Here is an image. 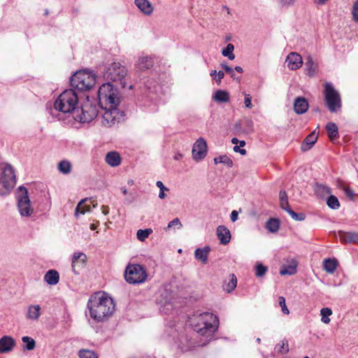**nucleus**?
I'll list each match as a JSON object with an SVG mask.
<instances>
[{
  "label": "nucleus",
  "mask_w": 358,
  "mask_h": 358,
  "mask_svg": "<svg viewBox=\"0 0 358 358\" xmlns=\"http://www.w3.org/2000/svg\"><path fill=\"white\" fill-rule=\"evenodd\" d=\"M266 228L271 233L277 232L280 228V222L276 218H270L266 224Z\"/></svg>",
  "instance_id": "f704fd0d"
},
{
  "label": "nucleus",
  "mask_w": 358,
  "mask_h": 358,
  "mask_svg": "<svg viewBox=\"0 0 358 358\" xmlns=\"http://www.w3.org/2000/svg\"><path fill=\"white\" fill-rule=\"evenodd\" d=\"M238 213L236 210H233L231 213V220L236 222L238 220Z\"/></svg>",
  "instance_id": "0e129e2a"
},
{
  "label": "nucleus",
  "mask_w": 358,
  "mask_h": 358,
  "mask_svg": "<svg viewBox=\"0 0 358 358\" xmlns=\"http://www.w3.org/2000/svg\"><path fill=\"white\" fill-rule=\"evenodd\" d=\"M18 190L17 208L19 213L22 217H29L34 213V209L30 204L27 189L23 186H20Z\"/></svg>",
  "instance_id": "9b49d317"
},
{
  "label": "nucleus",
  "mask_w": 358,
  "mask_h": 358,
  "mask_svg": "<svg viewBox=\"0 0 358 358\" xmlns=\"http://www.w3.org/2000/svg\"><path fill=\"white\" fill-rule=\"evenodd\" d=\"M115 307L112 298L100 293L91 296L87 302L90 317L96 322L107 320L113 314Z\"/></svg>",
  "instance_id": "f257e3e1"
},
{
  "label": "nucleus",
  "mask_w": 358,
  "mask_h": 358,
  "mask_svg": "<svg viewBox=\"0 0 358 358\" xmlns=\"http://www.w3.org/2000/svg\"><path fill=\"white\" fill-rule=\"evenodd\" d=\"M148 273L145 268L141 264H129L124 271V279L129 284L137 285L145 282Z\"/></svg>",
  "instance_id": "1a4fd4ad"
},
{
  "label": "nucleus",
  "mask_w": 358,
  "mask_h": 358,
  "mask_svg": "<svg viewBox=\"0 0 358 358\" xmlns=\"http://www.w3.org/2000/svg\"><path fill=\"white\" fill-rule=\"evenodd\" d=\"M320 315L322 316V322L324 324H329L330 322L329 317L332 315V310L329 308H323L320 310Z\"/></svg>",
  "instance_id": "37998d69"
},
{
  "label": "nucleus",
  "mask_w": 358,
  "mask_h": 358,
  "mask_svg": "<svg viewBox=\"0 0 358 358\" xmlns=\"http://www.w3.org/2000/svg\"><path fill=\"white\" fill-rule=\"evenodd\" d=\"M70 83L77 90L88 91L95 85L96 77L86 71H79L71 77Z\"/></svg>",
  "instance_id": "39448f33"
},
{
  "label": "nucleus",
  "mask_w": 358,
  "mask_h": 358,
  "mask_svg": "<svg viewBox=\"0 0 358 358\" xmlns=\"http://www.w3.org/2000/svg\"><path fill=\"white\" fill-rule=\"evenodd\" d=\"M98 115V110L95 106L90 103L81 106L78 112H76L73 118L80 122H90L92 121Z\"/></svg>",
  "instance_id": "f8f14e48"
},
{
  "label": "nucleus",
  "mask_w": 358,
  "mask_h": 358,
  "mask_svg": "<svg viewBox=\"0 0 358 358\" xmlns=\"http://www.w3.org/2000/svg\"><path fill=\"white\" fill-rule=\"evenodd\" d=\"M315 192L317 196L323 198L330 194L331 191V188L326 185L317 184L315 187Z\"/></svg>",
  "instance_id": "2f4dec72"
},
{
  "label": "nucleus",
  "mask_w": 358,
  "mask_h": 358,
  "mask_svg": "<svg viewBox=\"0 0 358 358\" xmlns=\"http://www.w3.org/2000/svg\"><path fill=\"white\" fill-rule=\"evenodd\" d=\"M134 4L145 15L153 13L154 7L148 0H134Z\"/></svg>",
  "instance_id": "a211bd4d"
},
{
  "label": "nucleus",
  "mask_w": 358,
  "mask_h": 358,
  "mask_svg": "<svg viewBox=\"0 0 358 358\" xmlns=\"http://www.w3.org/2000/svg\"><path fill=\"white\" fill-rule=\"evenodd\" d=\"M309 108L307 99L303 96H298L294 101V110L298 115L305 113Z\"/></svg>",
  "instance_id": "f3484780"
},
{
  "label": "nucleus",
  "mask_w": 358,
  "mask_h": 358,
  "mask_svg": "<svg viewBox=\"0 0 358 358\" xmlns=\"http://www.w3.org/2000/svg\"><path fill=\"white\" fill-rule=\"evenodd\" d=\"M15 183L16 178L13 167L9 164L4 168L0 166V195L8 194Z\"/></svg>",
  "instance_id": "6e6552de"
},
{
  "label": "nucleus",
  "mask_w": 358,
  "mask_h": 358,
  "mask_svg": "<svg viewBox=\"0 0 358 358\" xmlns=\"http://www.w3.org/2000/svg\"><path fill=\"white\" fill-rule=\"evenodd\" d=\"M352 18L355 22L358 21V0L356 1L352 9Z\"/></svg>",
  "instance_id": "5fc2aeb1"
},
{
  "label": "nucleus",
  "mask_w": 358,
  "mask_h": 358,
  "mask_svg": "<svg viewBox=\"0 0 358 358\" xmlns=\"http://www.w3.org/2000/svg\"><path fill=\"white\" fill-rule=\"evenodd\" d=\"M182 224H181L180 220L178 217H176V218H174L171 222H169L166 229H171L172 227H176L177 229H180V228H182Z\"/></svg>",
  "instance_id": "3c124183"
},
{
  "label": "nucleus",
  "mask_w": 358,
  "mask_h": 358,
  "mask_svg": "<svg viewBox=\"0 0 358 358\" xmlns=\"http://www.w3.org/2000/svg\"><path fill=\"white\" fill-rule=\"evenodd\" d=\"M255 275L258 278L263 277L268 271V268L262 264H257L255 267Z\"/></svg>",
  "instance_id": "8fccbe9b"
},
{
  "label": "nucleus",
  "mask_w": 358,
  "mask_h": 358,
  "mask_svg": "<svg viewBox=\"0 0 358 358\" xmlns=\"http://www.w3.org/2000/svg\"><path fill=\"white\" fill-rule=\"evenodd\" d=\"M156 185H157V187H159V188L160 191H161V190H166V191H169V189H168L167 187H166L164 185L163 182H162V181H160V180H159V181H157V182H156Z\"/></svg>",
  "instance_id": "e2e57ef3"
},
{
  "label": "nucleus",
  "mask_w": 358,
  "mask_h": 358,
  "mask_svg": "<svg viewBox=\"0 0 358 358\" xmlns=\"http://www.w3.org/2000/svg\"><path fill=\"white\" fill-rule=\"evenodd\" d=\"M87 199H83L81 200L76 208V211H75V215L76 217L78 216L79 214L80 215H83L85 214V212H87V211H90V208L89 206H83V203L87 200Z\"/></svg>",
  "instance_id": "79ce46f5"
},
{
  "label": "nucleus",
  "mask_w": 358,
  "mask_h": 358,
  "mask_svg": "<svg viewBox=\"0 0 358 358\" xmlns=\"http://www.w3.org/2000/svg\"><path fill=\"white\" fill-rule=\"evenodd\" d=\"M78 95L73 89L66 90L57 98L54 103L55 112L62 113H73L78 112Z\"/></svg>",
  "instance_id": "7ed1b4c3"
},
{
  "label": "nucleus",
  "mask_w": 358,
  "mask_h": 358,
  "mask_svg": "<svg viewBox=\"0 0 358 358\" xmlns=\"http://www.w3.org/2000/svg\"><path fill=\"white\" fill-rule=\"evenodd\" d=\"M57 169L59 173L64 175H68L72 171V164L69 161L63 159L58 163Z\"/></svg>",
  "instance_id": "cd10ccee"
},
{
  "label": "nucleus",
  "mask_w": 358,
  "mask_h": 358,
  "mask_svg": "<svg viewBox=\"0 0 358 358\" xmlns=\"http://www.w3.org/2000/svg\"><path fill=\"white\" fill-rule=\"evenodd\" d=\"M161 297L164 298V301H163V299L160 300L161 303H164L165 306L170 305L171 306H171L172 296H171V292H169L167 289H164L163 291V292L161 294Z\"/></svg>",
  "instance_id": "09e8293b"
},
{
  "label": "nucleus",
  "mask_w": 358,
  "mask_h": 358,
  "mask_svg": "<svg viewBox=\"0 0 358 358\" xmlns=\"http://www.w3.org/2000/svg\"><path fill=\"white\" fill-rule=\"evenodd\" d=\"M324 102L331 113H337L342 106L341 98L338 92L331 83H326L324 90Z\"/></svg>",
  "instance_id": "0eeeda50"
},
{
  "label": "nucleus",
  "mask_w": 358,
  "mask_h": 358,
  "mask_svg": "<svg viewBox=\"0 0 358 358\" xmlns=\"http://www.w3.org/2000/svg\"><path fill=\"white\" fill-rule=\"evenodd\" d=\"M328 136L331 141L338 137V127L334 122H328L326 125Z\"/></svg>",
  "instance_id": "c85d7f7f"
},
{
  "label": "nucleus",
  "mask_w": 358,
  "mask_h": 358,
  "mask_svg": "<svg viewBox=\"0 0 358 358\" xmlns=\"http://www.w3.org/2000/svg\"><path fill=\"white\" fill-rule=\"evenodd\" d=\"M99 71L103 73V76L106 80L118 83L122 88L127 87L126 80L128 71L120 62H114L103 68L100 67Z\"/></svg>",
  "instance_id": "20e7f679"
},
{
  "label": "nucleus",
  "mask_w": 358,
  "mask_h": 358,
  "mask_svg": "<svg viewBox=\"0 0 358 358\" xmlns=\"http://www.w3.org/2000/svg\"><path fill=\"white\" fill-rule=\"evenodd\" d=\"M327 206L334 210H336L340 207V202L337 197L334 195H330L327 201Z\"/></svg>",
  "instance_id": "a19ab883"
},
{
  "label": "nucleus",
  "mask_w": 358,
  "mask_h": 358,
  "mask_svg": "<svg viewBox=\"0 0 358 358\" xmlns=\"http://www.w3.org/2000/svg\"><path fill=\"white\" fill-rule=\"evenodd\" d=\"M294 2V0H280V3L282 6L288 7L292 5Z\"/></svg>",
  "instance_id": "bf43d9fd"
},
{
  "label": "nucleus",
  "mask_w": 358,
  "mask_h": 358,
  "mask_svg": "<svg viewBox=\"0 0 358 358\" xmlns=\"http://www.w3.org/2000/svg\"><path fill=\"white\" fill-rule=\"evenodd\" d=\"M152 232L151 229H138L137 231V238L141 241H144Z\"/></svg>",
  "instance_id": "de8ad7c7"
},
{
  "label": "nucleus",
  "mask_w": 358,
  "mask_h": 358,
  "mask_svg": "<svg viewBox=\"0 0 358 358\" xmlns=\"http://www.w3.org/2000/svg\"><path fill=\"white\" fill-rule=\"evenodd\" d=\"M221 67L225 70L226 72L229 73L233 79L240 80V78L236 77L234 69L227 64H221Z\"/></svg>",
  "instance_id": "603ef678"
},
{
  "label": "nucleus",
  "mask_w": 358,
  "mask_h": 358,
  "mask_svg": "<svg viewBox=\"0 0 358 358\" xmlns=\"http://www.w3.org/2000/svg\"><path fill=\"white\" fill-rule=\"evenodd\" d=\"M98 97L101 106L105 104L114 106L120 103L117 89L110 83H103L99 87Z\"/></svg>",
  "instance_id": "423d86ee"
},
{
  "label": "nucleus",
  "mask_w": 358,
  "mask_h": 358,
  "mask_svg": "<svg viewBox=\"0 0 358 358\" xmlns=\"http://www.w3.org/2000/svg\"><path fill=\"white\" fill-rule=\"evenodd\" d=\"M234 69L238 72V73H243V69L241 66H235Z\"/></svg>",
  "instance_id": "774afa93"
},
{
  "label": "nucleus",
  "mask_w": 358,
  "mask_h": 358,
  "mask_svg": "<svg viewBox=\"0 0 358 358\" xmlns=\"http://www.w3.org/2000/svg\"><path fill=\"white\" fill-rule=\"evenodd\" d=\"M15 345V340L8 336H4L0 339V352L6 353L13 350Z\"/></svg>",
  "instance_id": "aec40b11"
},
{
  "label": "nucleus",
  "mask_w": 358,
  "mask_h": 358,
  "mask_svg": "<svg viewBox=\"0 0 358 358\" xmlns=\"http://www.w3.org/2000/svg\"><path fill=\"white\" fill-rule=\"evenodd\" d=\"M217 78L215 79V80L216 83L219 85L221 83L222 79L224 78V73L223 71H220L217 72Z\"/></svg>",
  "instance_id": "680f3d73"
},
{
  "label": "nucleus",
  "mask_w": 358,
  "mask_h": 358,
  "mask_svg": "<svg viewBox=\"0 0 358 358\" xmlns=\"http://www.w3.org/2000/svg\"><path fill=\"white\" fill-rule=\"evenodd\" d=\"M280 204L282 209L287 211V209L291 208L289 205L288 197L285 190H280L279 193Z\"/></svg>",
  "instance_id": "e433bc0d"
},
{
  "label": "nucleus",
  "mask_w": 358,
  "mask_h": 358,
  "mask_svg": "<svg viewBox=\"0 0 358 358\" xmlns=\"http://www.w3.org/2000/svg\"><path fill=\"white\" fill-rule=\"evenodd\" d=\"M305 66L306 74L310 77L313 76L317 71V65L310 56L306 58Z\"/></svg>",
  "instance_id": "bb28decb"
},
{
  "label": "nucleus",
  "mask_w": 358,
  "mask_h": 358,
  "mask_svg": "<svg viewBox=\"0 0 358 358\" xmlns=\"http://www.w3.org/2000/svg\"><path fill=\"white\" fill-rule=\"evenodd\" d=\"M214 162L216 164L219 163L226 164L228 167H232L233 166V161L226 155L215 157Z\"/></svg>",
  "instance_id": "4c0bfd02"
},
{
  "label": "nucleus",
  "mask_w": 358,
  "mask_h": 358,
  "mask_svg": "<svg viewBox=\"0 0 358 358\" xmlns=\"http://www.w3.org/2000/svg\"><path fill=\"white\" fill-rule=\"evenodd\" d=\"M285 62L290 70L295 71L302 66L303 60L299 53L292 52L287 56Z\"/></svg>",
  "instance_id": "dca6fc26"
},
{
  "label": "nucleus",
  "mask_w": 358,
  "mask_h": 358,
  "mask_svg": "<svg viewBox=\"0 0 358 358\" xmlns=\"http://www.w3.org/2000/svg\"><path fill=\"white\" fill-rule=\"evenodd\" d=\"M233 149L235 152H239L241 155H246V150L241 149V147H239L238 145H235Z\"/></svg>",
  "instance_id": "052dcab7"
},
{
  "label": "nucleus",
  "mask_w": 358,
  "mask_h": 358,
  "mask_svg": "<svg viewBox=\"0 0 358 358\" xmlns=\"http://www.w3.org/2000/svg\"><path fill=\"white\" fill-rule=\"evenodd\" d=\"M164 191L165 190H161L159 191V198L162 199H164L166 197V194L164 193Z\"/></svg>",
  "instance_id": "338daca9"
},
{
  "label": "nucleus",
  "mask_w": 358,
  "mask_h": 358,
  "mask_svg": "<svg viewBox=\"0 0 358 358\" xmlns=\"http://www.w3.org/2000/svg\"><path fill=\"white\" fill-rule=\"evenodd\" d=\"M109 212V208L108 206H102V213L104 214V215H107Z\"/></svg>",
  "instance_id": "69168bd1"
},
{
  "label": "nucleus",
  "mask_w": 358,
  "mask_h": 358,
  "mask_svg": "<svg viewBox=\"0 0 358 358\" xmlns=\"http://www.w3.org/2000/svg\"><path fill=\"white\" fill-rule=\"evenodd\" d=\"M318 136L316 134L315 131H313L308 136H307L303 140L301 144V150L303 151H307L310 150L314 144L316 143L317 140Z\"/></svg>",
  "instance_id": "4be33fe9"
},
{
  "label": "nucleus",
  "mask_w": 358,
  "mask_h": 358,
  "mask_svg": "<svg viewBox=\"0 0 358 358\" xmlns=\"http://www.w3.org/2000/svg\"><path fill=\"white\" fill-rule=\"evenodd\" d=\"M279 305L281 307L282 311L284 314L288 315L289 313V310L286 306L285 299L284 296H279Z\"/></svg>",
  "instance_id": "864d4df0"
},
{
  "label": "nucleus",
  "mask_w": 358,
  "mask_h": 358,
  "mask_svg": "<svg viewBox=\"0 0 358 358\" xmlns=\"http://www.w3.org/2000/svg\"><path fill=\"white\" fill-rule=\"evenodd\" d=\"M206 345V343L194 342L192 338H189L187 336L181 335L179 338L178 348L182 351H188L196 346H203Z\"/></svg>",
  "instance_id": "2eb2a0df"
},
{
  "label": "nucleus",
  "mask_w": 358,
  "mask_h": 358,
  "mask_svg": "<svg viewBox=\"0 0 358 358\" xmlns=\"http://www.w3.org/2000/svg\"><path fill=\"white\" fill-rule=\"evenodd\" d=\"M344 192H345L346 196L349 199L354 200L355 194L352 189H351L350 188L346 187L344 189Z\"/></svg>",
  "instance_id": "4d7b16f0"
},
{
  "label": "nucleus",
  "mask_w": 358,
  "mask_h": 358,
  "mask_svg": "<svg viewBox=\"0 0 358 358\" xmlns=\"http://www.w3.org/2000/svg\"><path fill=\"white\" fill-rule=\"evenodd\" d=\"M338 266L337 261L334 259H327L324 261V269L329 273H333Z\"/></svg>",
  "instance_id": "72a5a7b5"
},
{
  "label": "nucleus",
  "mask_w": 358,
  "mask_h": 358,
  "mask_svg": "<svg viewBox=\"0 0 358 358\" xmlns=\"http://www.w3.org/2000/svg\"><path fill=\"white\" fill-rule=\"evenodd\" d=\"M213 99L219 103H227L229 101V94L222 90H218L213 95Z\"/></svg>",
  "instance_id": "c756f323"
},
{
  "label": "nucleus",
  "mask_w": 358,
  "mask_h": 358,
  "mask_svg": "<svg viewBox=\"0 0 358 358\" xmlns=\"http://www.w3.org/2000/svg\"><path fill=\"white\" fill-rule=\"evenodd\" d=\"M216 234L220 243L226 245L229 243L231 240V233L225 226H218L217 227Z\"/></svg>",
  "instance_id": "6ab92c4d"
},
{
  "label": "nucleus",
  "mask_w": 358,
  "mask_h": 358,
  "mask_svg": "<svg viewBox=\"0 0 358 358\" xmlns=\"http://www.w3.org/2000/svg\"><path fill=\"white\" fill-rule=\"evenodd\" d=\"M236 285L237 278L234 274H231L229 281L224 285V289L230 293L236 287Z\"/></svg>",
  "instance_id": "c9c22d12"
},
{
  "label": "nucleus",
  "mask_w": 358,
  "mask_h": 358,
  "mask_svg": "<svg viewBox=\"0 0 358 358\" xmlns=\"http://www.w3.org/2000/svg\"><path fill=\"white\" fill-rule=\"evenodd\" d=\"M234 50V45L231 43H229L227 45L226 48L222 50V54L224 57H227L229 59L233 60L235 58V55L233 53Z\"/></svg>",
  "instance_id": "58836bf2"
},
{
  "label": "nucleus",
  "mask_w": 358,
  "mask_h": 358,
  "mask_svg": "<svg viewBox=\"0 0 358 358\" xmlns=\"http://www.w3.org/2000/svg\"><path fill=\"white\" fill-rule=\"evenodd\" d=\"M196 323L193 324L194 331L207 338L211 339L219 326L218 317L213 313L205 312L196 317Z\"/></svg>",
  "instance_id": "f03ea898"
},
{
  "label": "nucleus",
  "mask_w": 358,
  "mask_h": 358,
  "mask_svg": "<svg viewBox=\"0 0 358 358\" xmlns=\"http://www.w3.org/2000/svg\"><path fill=\"white\" fill-rule=\"evenodd\" d=\"M245 125L248 127L247 131L248 132L252 131V130H253V122L251 120L248 119V120H246L245 121Z\"/></svg>",
  "instance_id": "13d9d810"
},
{
  "label": "nucleus",
  "mask_w": 358,
  "mask_h": 358,
  "mask_svg": "<svg viewBox=\"0 0 358 358\" xmlns=\"http://www.w3.org/2000/svg\"><path fill=\"white\" fill-rule=\"evenodd\" d=\"M296 273V264L293 262L292 264L282 265L280 269V274L282 275H294Z\"/></svg>",
  "instance_id": "473e14b6"
},
{
  "label": "nucleus",
  "mask_w": 358,
  "mask_h": 358,
  "mask_svg": "<svg viewBox=\"0 0 358 358\" xmlns=\"http://www.w3.org/2000/svg\"><path fill=\"white\" fill-rule=\"evenodd\" d=\"M118 105L111 106L110 105H106V111L102 115L101 123L104 127H110L119 123L124 119L125 115L123 110L117 108Z\"/></svg>",
  "instance_id": "9d476101"
},
{
  "label": "nucleus",
  "mask_w": 358,
  "mask_h": 358,
  "mask_svg": "<svg viewBox=\"0 0 358 358\" xmlns=\"http://www.w3.org/2000/svg\"><path fill=\"white\" fill-rule=\"evenodd\" d=\"M244 103L246 108H252V97L250 94H245Z\"/></svg>",
  "instance_id": "6e6d98bb"
},
{
  "label": "nucleus",
  "mask_w": 358,
  "mask_h": 358,
  "mask_svg": "<svg viewBox=\"0 0 358 358\" xmlns=\"http://www.w3.org/2000/svg\"><path fill=\"white\" fill-rule=\"evenodd\" d=\"M106 162L112 167L117 166L121 163V157L117 152L111 151L106 154Z\"/></svg>",
  "instance_id": "5701e85b"
},
{
  "label": "nucleus",
  "mask_w": 358,
  "mask_h": 358,
  "mask_svg": "<svg viewBox=\"0 0 358 358\" xmlns=\"http://www.w3.org/2000/svg\"><path fill=\"white\" fill-rule=\"evenodd\" d=\"M44 280L48 285H55L59 282V274L56 270H49L45 274Z\"/></svg>",
  "instance_id": "b1692460"
},
{
  "label": "nucleus",
  "mask_w": 358,
  "mask_h": 358,
  "mask_svg": "<svg viewBox=\"0 0 358 358\" xmlns=\"http://www.w3.org/2000/svg\"><path fill=\"white\" fill-rule=\"evenodd\" d=\"M22 341L25 344L24 346V349H26L27 350H32L35 348L36 342L32 338L29 336H23L22 338Z\"/></svg>",
  "instance_id": "ea45409f"
},
{
  "label": "nucleus",
  "mask_w": 358,
  "mask_h": 358,
  "mask_svg": "<svg viewBox=\"0 0 358 358\" xmlns=\"http://www.w3.org/2000/svg\"><path fill=\"white\" fill-rule=\"evenodd\" d=\"M286 212L296 221H303L306 218V215L303 213H297L291 208L287 209Z\"/></svg>",
  "instance_id": "a18cd8bd"
},
{
  "label": "nucleus",
  "mask_w": 358,
  "mask_h": 358,
  "mask_svg": "<svg viewBox=\"0 0 358 358\" xmlns=\"http://www.w3.org/2000/svg\"><path fill=\"white\" fill-rule=\"evenodd\" d=\"M78 355L80 358H98L94 351L85 349L80 350L78 352Z\"/></svg>",
  "instance_id": "49530a36"
},
{
  "label": "nucleus",
  "mask_w": 358,
  "mask_h": 358,
  "mask_svg": "<svg viewBox=\"0 0 358 358\" xmlns=\"http://www.w3.org/2000/svg\"><path fill=\"white\" fill-rule=\"evenodd\" d=\"M210 250L209 246H205L203 248H197L194 251L195 258L202 263L206 264L208 261V253Z\"/></svg>",
  "instance_id": "393cba45"
},
{
  "label": "nucleus",
  "mask_w": 358,
  "mask_h": 358,
  "mask_svg": "<svg viewBox=\"0 0 358 358\" xmlns=\"http://www.w3.org/2000/svg\"><path fill=\"white\" fill-rule=\"evenodd\" d=\"M41 315V307L38 305L30 306L28 308L27 317L31 320H37Z\"/></svg>",
  "instance_id": "7c9ffc66"
},
{
  "label": "nucleus",
  "mask_w": 358,
  "mask_h": 358,
  "mask_svg": "<svg viewBox=\"0 0 358 358\" xmlns=\"http://www.w3.org/2000/svg\"><path fill=\"white\" fill-rule=\"evenodd\" d=\"M192 153V158L196 162H199L205 158L207 155V144L204 138H199L194 143Z\"/></svg>",
  "instance_id": "ddd939ff"
},
{
  "label": "nucleus",
  "mask_w": 358,
  "mask_h": 358,
  "mask_svg": "<svg viewBox=\"0 0 358 358\" xmlns=\"http://www.w3.org/2000/svg\"><path fill=\"white\" fill-rule=\"evenodd\" d=\"M341 240L345 243H357L358 233L343 232L340 234Z\"/></svg>",
  "instance_id": "a878e982"
},
{
  "label": "nucleus",
  "mask_w": 358,
  "mask_h": 358,
  "mask_svg": "<svg viewBox=\"0 0 358 358\" xmlns=\"http://www.w3.org/2000/svg\"><path fill=\"white\" fill-rule=\"evenodd\" d=\"M153 58L148 55H142L138 58L137 67L141 71H145L153 66Z\"/></svg>",
  "instance_id": "412c9836"
},
{
  "label": "nucleus",
  "mask_w": 358,
  "mask_h": 358,
  "mask_svg": "<svg viewBox=\"0 0 358 358\" xmlns=\"http://www.w3.org/2000/svg\"><path fill=\"white\" fill-rule=\"evenodd\" d=\"M87 261V256L83 252H75L72 257V271L76 275L79 274L80 270L83 268Z\"/></svg>",
  "instance_id": "4468645a"
},
{
  "label": "nucleus",
  "mask_w": 358,
  "mask_h": 358,
  "mask_svg": "<svg viewBox=\"0 0 358 358\" xmlns=\"http://www.w3.org/2000/svg\"><path fill=\"white\" fill-rule=\"evenodd\" d=\"M275 350L282 355L287 353L289 352L288 341L283 340L282 343H278L275 345Z\"/></svg>",
  "instance_id": "c03bdc74"
}]
</instances>
